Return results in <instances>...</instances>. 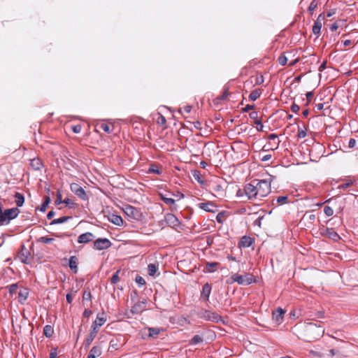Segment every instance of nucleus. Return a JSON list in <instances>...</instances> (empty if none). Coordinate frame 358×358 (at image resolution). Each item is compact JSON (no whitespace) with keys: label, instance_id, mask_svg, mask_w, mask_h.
Masks as SVG:
<instances>
[{"label":"nucleus","instance_id":"nucleus-47","mask_svg":"<svg viewBox=\"0 0 358 358\" xmlns=\"http://www.w3.org/2000/svg\"><path fill=\"white\" fill-rule=\"evenodd\" d=\"M67 206H69L70 208H73L75 206V203L70 199L67 198L64 200V203Z\"/></svg>","mask_w":358,"mask_h":358},{"label":"nucleus","instance_id":"nucleus-35","mask_svg":"<svg viewBox=\"0 0 358 358\" xmlns=\"http://www.w3.org/2000/svg\"><path fill=\"white\" fill-rule=\"evenodd\" d=\"M162 200L167 205L172 206L175 203V200L172 198H168L163 195L161 196Z\"/></svg>","mask_w":358,"mask_h":358},{"label":"nucleus","instance_id":"nucleus-21","mask_svg":"<svg viewBox=\"0 0 358 358\" xmlns=\"http://www.w3.org/2000/svg\"><path fill=\"white\" fill-rule=\"evenodd\" d=\"M354 184V181L351 179H345L343 183L338 186V189L339 190H345L350 186Z\"/></svg>","mask_w":358,"mask_h":358},{"label":"nucleus","instance_id":"nucleus-58","mask_svg":"<svg viewBox=\"0 0 358 358\" xmlns=\"http://www.w3.org/2000/svg\"><path fill=\"white\" fill-rule=\"evenodd\" d=\"M306 99L308 100V102H309L311 100V99L313 98V92H308L306 93Z\"/></svg>","mask_w":358,"mask_h":358},{"label":"nucleus","instance_id":"nucleus-29","mask_svg":"<svg viewBox=\"0 0 358 358\" xmlns=\"http://www.w3.org/2000/svg\"><path fill=\"white\" fill-rule=\"evenodd\" d=\"M54 241H55L54 238H48V237H45V236H41V237H39L37 239V242L42 243H44V244L52 243H53Z\"/></svg>","mask_w":358,"mask_h":358},{"label":"nucleus","instance_id":"nucleus-61","mask_svg":"<svg viewBox=\"0 0 358 358\" xmlns=\"http://www.w3.org/2000/svg\"><path fill=\"white\" fill-rule=\"evenodd\" d=\"M325 16L324 13H321L319 15L317 19L315 21H320L322 23V22L324 20Z\"/></svg>","mask_w":358,"mask_h":358},{"label":"nucleus","instance_id":"nucleus-59","mask_svg":"<svg viewBox=\"0 0 358 358\" xmlns=\"http://www.w3.org/2000/svg\"><path fill=\"white\" fill-rule=\"evenodd\" d=\"M158 123L164 124L166 123V118L163 115H160V117L158 119Z\"/></svg>","mask_w":358,"mask_h":358},{"label":"nucleus","instance_id":"nucleus-8","mask_svg":"<svg viewBox=\"0 0 358 358\" xmlns=\"http://www.w3.org/2000/svg\"><path fill=\"white\" fill-rule=\"evenodd\" d=\"M165 221L169 226L175 228L179 226L180 222L177 217L172 213H167L165 215Z\"/></svg>","mask_w":358,"mask_h":358},{"label":"nucleus","instance_id":"nucleus-51","mask_svg":"<svg viewBox=\"0 0 358 358\" xmlns=\"http://www.w3.org/2000/svg\"><path fill=\"white\" fill-rule=\"evenodd\" d=\"M64 203V200L62 199V194L58 192L57 194V199L55 201L56 205H59Z\"/></svg>","mask_w":358,"mask_h":358},{"label":"nucleus","instance_id":"nucleus-62","mask_svg":"<svg viewBox=\"0 0 358 358\" xmlns=\"http://www.w3.org/2000/svg\"><path fill=\"white\" fill-rule=\"evenodd\" d=\"M253 108H254V106L248 104V105L245 106V108H243V110L245 112H248L249 110L253 109Z\"/></svg>","mask_w":358,"mask_h":358},{"label":"nucleus","instance_id":"nucleus-50","mask_svg":"<svg viewBox=\"0 0 358 358\" xmlns=\"http://www.w3.org/2000/svg\"><path fill=\"white\" fill-rule=\"evenodd\" d=\"M255 123L256 124V128H257V131H260L263 130L264 125L262 124V122L260 120H257L255 122Z\"/></svg>","mask_w":358,"mask_h":358},{"label":"nucleus","instance_id":"nucleus-24","mask_svg":"<svg viewBox=\"0 0 358 358\" xmlns=\"http://www.w3.org/2000/svg\"><path fill=\"white\" fill-rule=\"evenodd\" d=\"M54 333L53 327L51 325H45L43 328V334L47 338H50Z\"/></svg>","mask_w":358,"mask_h":358},{"label":"nucleus","instance_id":"nucleus-46","mask_svg":"<svg viewBox=\"0 0 358 358\" xmlns=\"http://www.w3.org/2000/svg\"><path fill=\"white\" fill-rule=\"evenodd\" d=\"M213 190L218 193L220 195H222V193L224 192V189L222 188V187L220 185H216L214 187H213Z\"/></svg>","mask_w":358,"mask_h":358},{"label":"nucleus","instance_id":"nucleus-22","mask_svg":"<svg viewBox=\"0 0 358 358\" xmlns=\"http://www.w3.org/2000/svg\"><path fill=\"white\" fill-rule=\"evenodd\" d=\"M322 23L320 21H315L313 26V33L317 36L320 35Z\"/></svg>","mask_w":358,"mask_h":358},{"label":"nucleus","instance_id":"nucleus-13","mask_svg":"<svg viewBox=\"0 0 358 358\" xmlns=\"http://www.w3.org/2000/svg\"><path fill=\"white\" fill-rule=\"evenodd\" d=\"M322 234L327 238L336 241L340 239L339 235L333 229L327 228Z\"/></svg>","mask_w":358,"mask_h":358},{"label":"nucleus","instance_id":"nucleus-23","mask_svg":"<svg viewBox=\"0 0 358 358\" xmlns=\"http://www.w3.org/2000/svg\"><path fill=\"white\" fill-rule=\"evenodd\" d=\"M30 165L34 170H39L42 167L41 161L38 158L31 159Z\"/></svg>","mask_w":358,"mask_h":358},{"label":"nucleus","instance_id":"nucleus-56","mask_svg":"<svg viewBox=\"0 0 358 358\" xmlns=\"http://www.w3.org/2000/svg\"><path fill=\"white\" fill-rule=\"evenodd\" d=\"M92 313V310L85 309L83 312V316L85 317H89Z\"/></svg>","mask_w":358,"mask_h":358},{"label":"nucleus","instance_id":"nucleus-36","mask_svg":"<svg viewBox=\"0 0 358 358\" xmlns=\"http://www.w3.org/2000/svg\"><path fill=\"white\" fill-rule=\"evenodd\" d=\"M119 273L120 271H116L111 277L110 282L112 284H116L120 281Z\"/></svg>","mask_w":358,"mask_h":358},{"label":"nucleus","instance_id":"nucleus-6","mask_svg":"<svg viewBox=\"0 0 358 358\" xmlns=\"http://www.w3.org/2000/svg\"><path fill=\"white\" fill-rule=\"evenodd\" d=\"M71 190L82 200H87V196L84 189L77 183H72L70 186Z\"/></svg>","mask_w":358,"mask_h":358},{"label":"nucleus","instance_id":"nucleus-37","mask_svg":"<svg viewBox=\"0 0 358 358\" xmlns=\"http://www.w3.org/2000/svg\"><path fill=\"white\" fill-rule=\"evenodd\" d=\"M149 173H157L158 175L162 174V171H160L157 166L151 165L148 169Z\"/></svg>","mask_w":358,"mask_h":358},{"label":"nucleus","instance_id":"nucleus-32","mask_svg":"<svg viewBox=\"0 0 358 358\" xmlns=\"http://www.w3.org/2000/svg\"><path fill=\"white\" fill-rule=\"evenodd\" d=\"M148 331L149 337L156 338L159 335L160 331L158 328H149Z\"/></svg>","mask_w":358,"mask_h":358},{"label":"nucleus","instance_id":"nucleus-9","mask_svg":"<svg viewBox=\"0 0 358 358\" xmlns=\"http://www.w3.org/2000/svg\"><path fill=\"white\" fill-rule=\"evenodd\" d=\"M146 307V303L145 301L136 302L131 308L132 314H138L143 312Z\"/></svg>","mask_w":358,"mask_h":358},{"label":"nucleus","instance_id":"nucleus-27","mask_svg":"<svg viewBox=\"0 0 358 358\" xmlns=\"http://www.w3.org/2000/svg\"><path fill=\"white\" fill-rule=\"evenodd\" d=\"M217 265L218 263L217 262H208L206 265V269L207 270L208 272H214Z\"/></svg>","mask_w":358,"mask_h":358},{"label":"nucleus","instance_id":"nucleus-54","mask_svg":"<svg viewBox=\"0 0 358 358\" xmlns=\"http://www.w3.org/2000/svg\"><path fill=\"white\" fill-rule=\"evenodd\" d=\"M249 116H250V117L251 119H253V120H255V121H256L257 120H258V119H257V118H258V113H257V112H256V111H252V112H251V113H250Z\"/></svg>","mask_w":358,"mask_h":358},{"label":"nucleus","instance_id":"nucleus-34","mask_svg":"<svg viewBox=\"0 0 358 358\" xmlns=\"http://www.w3.org/2000/svg\"><path fill=\"white\" fill-rule=\"evenodd\" d=\"M70 217H61L58 219L54 220L51 224H62L66 222Z\"/></svg>","mask_w":358,"mask_h":358},{"label":"nucleus","instance_id":"nucleus-31","mask_svg":"<svg viewBox=\"0 0 358 358\" xmlns=\"http://www.w3.org/2000/svg\"><path fill=\"white\" fill-rule=\"evenodd\" d=\"M199 206L200 208L207 212H210L212 211V209L210 208L213 207V206L211 203H200L199 204Z\"/></svg>","mask_w":358,"mask_h":358},{"label":"nucleus","instance_id":"nucleus-64","mask_svg":"<svg viewBox=\"0 0 358 358\" xmlns=\"http://www.w3.org/2000/svg\"><path fill=\"white\" fill-rule=\"evenodd\" d=\"M66 301L69 303H71L73 301V296L71 294H66Z\"/></svg>","mask_w":358,"mask_h":358},{"label":"nucleus","instance_id":"nucleus-19","mask_svg":"<svg viewBox=\"0 0 358 358\" xmlns=\"http://www.w3.org/2000/svg\"><path fill=\"white\" fill-rule=\"evenodd\" d=\"M29 292L27 289H22L18 293V299L21 303H23L27 299Z\"/></svg>","mask_w":358,"mask_h":358},{"label":"nucleus","instance_id":"nucleus-5","mask_svg":"<svg viewBox=\"0 0 358 358\" xmlns=\"http://www.w3.org/2000/svg\"><path fill=\"white\" fill-rule=\"evenodd\" d=\"M308 330L314 334L313 338L318 339L322 337L324 333V329L320 325H317L313 322L308 323Z\"/></svg>","mask_w":358,"mask_h":358},{"label":"nucleus","instance_id":"nucleus-44","mask_svg":"<svg viewBox=\"0 0 358 358\" xmlns=\"http://www.w3.org/2000/svg\"><path fill=\"white\" fill-rule=\"evenodd\" d=\"M306 135H307V134H306V129H302L299 128L298 134H297L298 138H303L306 136Z\"/></svg>","mask_w":358,"mask_h":358},{"label":"nucleus","instance_id":"nucleus-40","mask_svg":"<svg viewBox=\"0 0 358 358\" xmlns=\"http://www.w3.org/2000/svg\"><path fill=\"white\" fill-rule=\"evenodd\" d=\"M324 213L327 216L330 217L334 214V210L331 207L326 206L324 208Z\"/></svg>","mask_w":358,"mask_h":358},{"label":"nucleus","instance_id":"nucleus-12","mask_svg":"<svg viewBox=\"0 0 358 358\" xmlns=\"http://www.w3.org/2000/svg\"><path fill=\"white\" fill-rule=\"evenodd\" d=\"M94 237V236L93 234H92L90 232H86V233L80 234L78 236V242L79 243H87L90 242L91 241H92Z\"/></svg>","mask_w":358,"mask_h":358},{"label":"nucleus","instance_id":"nucleus-57","mask_svg":"<svg viewBox=\"0 0 358 358\" xmlns=\"http://www.w3.org/2000/svg\"><path fill=\"white\" fill-rule=\"evenodd\" d=\"M327 61H324L319 66V71H323L326 69Z\"/></svg>","mask_w":358,"mask_h":358},{"label":"nucleus","instance_id":"nucleus-55","mask_svg":"<svg viewBox=\"0 0 358 358\" xmlns=\"http://www.w3.org/2000/svg\"><path fill=\"white\" fill-rule=\"evenodd\" d=\"M300 109V107L299 106H298L297 104L296 103H293L291 106V110L292 112L294 113H297Z\"/></svg>","mask_w":358,"mask_h":358},{"label":"nucleus","instance_id":"nucleus-11","mask_svg":"<svg viewBox=\"0 0 358 358\" xmlns=\"http://www.w3.org/2000/svg\"><path fill=\"white\" fill-rule=\"evenodd\" d=\"M210 293H211L210 285L208 283L204 284L203 286V288H202L201 293V298L203 301H208Z\"/></svg>","mask_w":358,"mask_h":358},{"label":"nucleus","instance_id":"nucleus-49","mask_svg":"<svg viewBox=\"0 0 358 358\" xmlns=\"http://www.w3.org/2000/svg\"><path fill=\"white\" fill-rule=\"evenodd\" d=\"M263 83H264V77H263V76H262V75L257 76L255 78V85H261Z\"/></svg>","mask_w":358,"mask_h":358},{"label":"nucleus","instance_id":"nucleus-41","mask_svg":"<svg viewBox=\"0 0 358 358\" xmlns=\"http://www.w3.org/2000/svg\"><path fill=\"white\" fill-rule=\"evenodd\" d=\"M317 7V1L316 0H313L311 1V3H310L309 6H308V11L312 13L313 11H314L316 8Z\"/></svg>","mask_w":358,"mask_h":358},{"label":"nucleus","instance_id":"nucleus-45","mask_svg":"<svg viewBox=\"0 0 358 358\" xmlns=\"http://www.w3.org/2000/svg\"><path fill=\"white\" fill-rule=\"evenodd\" d=\"M287 59L285 55H280L278 57V62L280 65L284 66L287 64Z\"/></svg>","mask_w":358,"mask_h":358},{"label":"nucleus","instance_id":"nucleus-15","mask_svg":"<svg viewBox=\"0 0 358 358\" xmlns=\"http://www.w3.org/2000/svg\"><path fill=\"white\" fill-rule=\"evenodd\" d=\"M285 313V312L283 309L278 308L273 313V320L277 323L281 322Z\"/></svg>","mask_w":358,"mask_h":358},{"label":"nucleus","instance_id":"nucleus-20","mask_svg":"<svg viewBox=\"0 0 358 358\" xmlns=\"http://www.w3.org/2000/svg\"><path fill=\"white\" fill-rule=\"evenodd\" d=\"M15 202L17 205V206L18 207H21L23 206L24 203V196L19 193V192H16L15 194Z\"/></svg>","mask_w":358,"mask_h":358},{"label":"nucleus","instance_id":"nucleus-10","mask_svg":"<svg viewBox=\"0 0 358 358\" xmlns=\"http://www.w3.org/2000/svg\"><path fill=\"white\" fill-rule=\"evenodd\" d=\"M124 213L130 218L131 219H137V217L138 215V210L131 206H127L124 209Z\"/></svg>","mask_w":358,"mask_h":358},{"label":"nucleus","instance_id":"nucleus-14","mask_svg":"<svg viewBox=\"0 0 358 358\" xmlns=\"http://www.w3.org/2000/svg\"><path fill=\"white\" fill-rule=\"evenodd\" d=\"M254 243V239L250 236H243L239 242L240 248H249Z\"/></svg>","mask_w":358,"mask_h":358},{"label":"nucleus","instance_id":"nucleus-38","mask_svg":"<svg viewBox=\"0 0 358 358\" xmlns=\"http://www.w3.org/2000/svg\"><path fill=\"white\" fill-rule=\"evenodd\" d=\"M216 220L219 222V223H222L224 222L225 220V213L224 212H220L219 213L217 216H216Z\"/></svg>","mask_w":358,"mask_h":358},{"label":"nucleus","instance_id":"nucleus-25","mask_svg":"<svg viewBox=\"0 0 358 358\" xmlns=\"http://www.w3.org/2000/svg\"><path fill=\"white\" fill-rule=\"evenodd\" d=\"M261 93L262 92L259 89L255 90L249 95L250 100L255 101L260 96Z\"/></svg>","mask_w":358,"mask_h":358},{"label":"nucleus","instance_id":"nucleus-2","mask_svg":"<svg viewBox=\"0 0 358 358\" xmlns=\"http://www.w3.org/2000/svg\"><path fill=\"white\" fill-rule=\"evenodd\" d=\"M259 199L266 196L271 192V180H253Z\"/></svg>","mask_w":358,"mask_h":358},{"label":"nucleus","instance_id":"nucleus-7","mask_svg":"<svg viewBox=\"0 0 358 358\" xmlns=\"http://www.w3.org/2000/svg\"><path fill=\"white\" fill-rule=\"evenodd\" d=\"M110 245V241L106 238H98L94 242V248L98 250L107 249Z\"/></svg>","mask_w":358,"mask_h":358},{"label":"nucleus","instance_id":"nucleus-43","mask_svg":"<svg viewBox=\"0 0 358 358\" xmlns=\"http://www.w3.org/2000/svg\"><path fill=\"white\" fill-rule=\"evenodd\" d=\"M100 128L103 129L105 132L110 133L112 131L110 129V126L108 124L103 123L100 125Z\"/></svg>","mask_w":358,"mask_h":358},{"label":"nucleus","instance_id":"nucleus-17","mask_svg":"<svg viewBox=\"0 0 358 358\" xmlns=\"http://www.w3.org/2000/svg\"><path fill=\"white\" fill-rule=\"evenodd\" d=\"M101 355V349L99 346L95 345L90 350L87 358H96Z\"/></svg>","mask_w":358,"mask_h":358},{"label":"nucleus","instance_id":"nucleus-42","mask_svg":"<svg viewBox=\"0 0 358 358\" xmlns=\"http://www.w3.org/2000/svg\"><path fill=\"white\" fill-rule=\"evenodd\" d=\"M136 282L139 285V286H143L145 284V280H144V278L140 275H137L136 277V280H135Z\"/></svg>","mask_w":358,"mask_h":358},{"label":"nucleus","instance_id":"nucleus-30","mask_svg":"<svg viewBox=\"0 0 358 358\" xmlns=\"http://www.w3.org/2000/svg\"><path fill=\"white\" fill-rule=\"evenodd\" d=\"M50 202V198L49 196H45V200L41 207L39 208L40 211L45 212Z\"/></svg>","mask_w":358,"mask_h":358},{"label":"nucleus","instance_id":"nucleus-52","mask_svg":"<svg viewBox=\"0 0 358 358\" xmlns=\"http://www.w3.org/2000/svg\"><path fill=\"white\" fill-rule=\"evenodd\" d=\"M72 130L75 134H79L81 131V126L80 124L75 125L72 127Z\"/></svg>","mask_w":358,"mask_h":358},{"label":"nucleus","instance_id":"nucleus-28","mask_svg":"<svg viewBox=\"0 0 358 358\" xmlns=\"http://www.w3.org/2000/svg\"><path fill=\"white\" fill-rule=\"evenodd\" d=\"M193 178L200 184H203L204 181L201 178V174L199 171L194 170L192 171Z\"/></svg>","mask_w":358,"mask_h":358},{"label":"nucleus","instance_id":"nucleus-18","mask_svg":"<svg viewBox=\"0 0 358 358\" xmlns=\"http://www.w3.org/2000/svg\"><path fill=\"white\" fill-rule=\"evenodd\" d=\"M108 220L113 224L117 225V226H121L123 224L122 218L120 215H115V214L110 215V217H108Z\"/></svg>","mask_w":358,"mask_h":358},{"label":"nucleus","instance_id":"nucleus-1","mask_svg":"<svg viewBox=\"0 0 358 358\" xmlns=\"http://www.w3.org/2000/svg\"><path fill=\"white\" fill-rule=\"evenodd\" d=\"M106 321V317L104 313L97 315L96 320L92 325V329L85 341L84 345L85 349L90 347L99 331V328L101 327Z\"/></svg>","mask_w":358,"mask_h":358},{"label":"nucleus","instance_id":"nucleus-39","mask_svg":"<svg viewBox=\"0 0 358 358\" xmlns=\"http://www.w3.org/2000/svg\"><path fill=\"white\" fill-rule=\"evenodd\" d=\"M289 197L287 196H280L277 197L276 201L280 204L286 203L288 201Z\"/></svg>","mask_w":358,"mask_h":358},{"label":"nucleus","instance_id":"nucleus-3","mask_svg":"<svg viewBox=\"0 0 358 358\" xmlns=\"http://www.w3.org/2000/svg\"><path fill=\"white\" fill-rule=\"evenodd\" d=\"M233 282H236L238 285H248L253 281V276L251 274H246L244 275L235 273L231 277Z\"/></svg>","mask_w":358,"mask_h":358},{"label":"nucleus","instance_id":"nucleus-53","mask_svg":"<svg viewBox=\"0 0 358 358\" xmlns=\"http://www.w3.org/2000/svg\"><path fill=\"white\" fill-rule=\"evenodd\" d=\"M356 145V140L355 138H350L348 142V147L350 148H353Z\"/></svg>","mask_w":358,"mask_h":358},{"label":"nucleus","instance_id":"nucleus-60","mask_svg":"<svg viewBox=\"0 0 358 358\" xmlns=\"http://www.w3.org/2000/svg\"><path fill=\"white\" fill-rule=\"evenodd\" d=\"M182 110L186 113H190L191 110H192V106H189V105H187V106H185L183 107Z\"/></svg>","mask_w":358,"mask_h":358},{"label":"nucleus","instance_id":"nucleus-48","mask_svg":"<svg viewBox=\"0 0 358 358\" xmlns=\"http://www.w3.org/2000/svg\"><path fill=\"white\" fill-rule=\"evenodd\" d=\"M245 187L243 189H239L236 192V196L239 198H245Z\"/></svg>","mask_w":358,"mask_h":358},{"label":"nucleus","instance_id":"nucleus-26","mask_svg":"<svg viewBox=\"0 0 358 358\" xmlns=\"http://www.w3.org/2000/svg\"><path fill=\"white\" fill-rule=\"evenodd\" d=\"M157 266L155 264H150L148 266V272L150 276H154L157 272Z\"/></svg>","mask_w":358,"mask_h":358},{"label":"nucleus","instance_id":"nucleus-16","mask_svg":"<svg viewBox=\"0 0 358 358\" xmlns=\"http://www.w3.org/2000/svg\"><path fill=\"white\" fill-rule=\"evenodd\" d=\"M78 259L76 256L70 257L69 259V268L76 273L78 272Z\"/></svg>","mask_w":358,"mask_h":358},{"label":"nucleus","instance_id":"nucleus-33","mask_svg":"<svg viewBox=\"0 0 358 358\" xmlns=\"http://www.w3.org/2000/svg\"><path fill=\"white\" fill-rule=\"evenodd\" d=\"M203 339L201 336H200L199 335H195L190 341V344L192 345H196V344H198V343H200L201 342H203Z\"/></svg>","mask_w":358,"mask_h":358},{"label":"nucleus","instance_id":"nucleus-4","mask_svg":"<svg viewBox=\"0 0 358 358\" xmlns=\"http://www.w3.org/2000/svg\"><path fill=\"white\" fill-rule=\"evenodd\" d=\"M244 192L245 194V198L248 200L259 199L253 180L251 182L248 183L245 185Z\"/></svg>","mask_w":358,"mask_h":358},{"label":"nucleus","instance_id":"nucleus-63","mask_svg":"<svg viewBox=\"0 0 358 358\" xmlns=\"http://www.w3.org/2000/svg\"><path fill=\"white\" fill-rule=\"evenodd\" d=\"M271 159V155H266L262 157V162H267V161L270 160Z\"/></svg>","mask_w":358,"mask_h":358}]
</instances>
